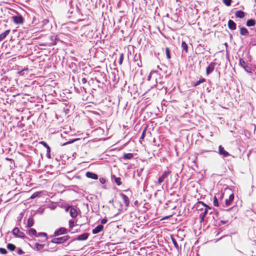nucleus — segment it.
Listing matches in <instances>:
<instances>
[{
	"instance_id": "nucleus-47",
	"label": "nucleus",
	"mask_w": 256,
	"mask_h": 256,
	"mask_svg": "<svg viewBox=\"0 0 256 256\" xmlns=\"http://www.w3.org/2000/svg\"><path fill=\"white\" fill-rule=\"evenodd\" d=\"M5 160H8V161H10L11 162H14V160L12 159V158H5Z\"/></svg>"
},
{
	"instance_id": "nucleus-49",
	"label": "nucleus",
	"mask_w": 256,
	"mask_h": 256,
	"mask_svg": "<svg viewBox=\"0 0 256 256\" xmlns=\"http://www.w3.org/2000/svg\"><path fill=\"white\" fill-rule=\"evenodd\" d=\"M200 206H202V205H200ZM199 208H200V210H202V208L201 206H200Z\"/></svg>"
},
{
	"instance_id": "nucleus-20",
	"label": "nucleus",
	"mask_w": 256,
	"mask_h": 256,
	"mask_svg": "<svg viewBox=\"0 0 256 256\" xmlns=\"http://www.w3.org/2000/svg\"><path fill=\"white\" fill-rule=\"evenodd\" d=\"M200 205H202V206L204 207V209H206L208 211V209H211V208L209 206L205 204L204 202L201 201L198 202L196 204V206L200 207Z\"/></svg>"
},
{
	"instance_id": "nucleus-2",
	"label": "nucleus",
	"mask_w": 256,
	"mask_h": 256,
	"mask_svg": "<svg viewBox=\"0 0 256 256\" xmlns=\"http://www.w3.org/2000/svg\"><path fill=\"white\" fill-rule=\"evenodd\" d=\"M70 238L69 236H64L60 238H54L52 240V242L56 244H60L64 242Z\"/></svg>"
},
{
	"instance_id": "nucleus-36",
	"label": "nucleus",
	"mask_w": 256,
	"mask_h": 256,
	"mask_svg": "<svg viewBox=\"0 0 256 256\" xmlns=\"http://www.w3.org/2000/svg\"><path fill=\"white\" fill-rule=\"evenodd\" d=\"M40 192H34L31 196L30 198L34 199V198H36L40 194Z\"/></svg>"
},
{
	"instance_id": "nucleus-28",
	"label": "nucleus",
	"mask_w": 256,
	"mask_h": 256,
	"mask_svg": "<svg viewBox=\"0 0 256 256\" xmlns=\"http://www.w3.org/2000/svg\"><path fill=\"white\" fill-rule=\"evenodd\" d=\"M206 80L204 78H201L198 81H197L196 82H195L193 84V86L196 87V86L199 85L200 84L205 82Z\"/></svg>"
},
{
	"instance_id": "nucleus-21",
	"label": "nucleus",
	"mask_w": 256,
	"mask_h": 256,
	"mask_svg": "<svg viewBox=\"0 0 256 256\" xmlns=\"http://www.w3.org/2000/svg\"><path fill=\"white\" fill-rule=\"evenodd\" d=\"M70 212L72 218H76L78 216V212L74 208H71Z\"/></svg>"
},
{
	"instance_id": "nucleus-25",
	"label": "nucleus",
	"mask_w": 256,
	"mask_h": 256,
	"mask_svg": "<svg viewBox=\"0 0 256 256\" xmlns=\"http://www.w3.org/2000/svg\"><path fill=\"white\" fill-rule=\"evenodd\" d=\"M134 156V154L132 153H128L124 154L122 158L124 160H130Z\"/></svg>"
},
{
	"instance_id": "nucleus-26",
	"label": "nucleus",
	"mask_w": 256,
	"mask_h": 256,
	"mask_svg": "<svg viewBox=\"0 0 256 256\" xmlns=\"http://www.w3.org/2000/svg\"><path fill=\"white\" fill-rule=\"evenodd\" d=\"M34 224V220L32 218H29L28 220L27 226L28 228L32 226Z\"/></svg>"
},
{
	"instance_id": "nucleus-4",
	"label": "nucleus",
	"mask_w": 256,
	"mask_h": 256,
	"mask_svg": "<svg viewBox=\"0 0 256 256\" xmlns=\"http://www.w3.org/2000/svg\"><path fill=\"white\" fill-rule=\"evenodd\" d=\"M240 64L241 66L242 67L244 70L248 72L251 73L252 72V70L250 66H248L246 62H245L243 58H240Z\"/></svg>"
},
{
	"instance_id": "nucleus-15",
	"label": "nucleus",
	"mask_w": 256,
	"mask_h": 256,
	"mask_svg": "<svg viewBox=\"0 0 256 256\" xmlns=\"http://www.w3.org/2000/svg\"><path fill=\"white\" fill-rule=\"evenodd\" d=\"M89 236V234L88 233H84L80 236H78L77 238L78 240H87Z\"/></svg>"
},
{
	"instance_id": "nucleus-8",
	"label": "nucleus",
	"mask_w": 256,
	"mask_h": 256,
	"mask_svg": "<svg viewBox=\"0 0 256 256\" xmlns=\"http://www.w3.org/2000/svg\"><path fill=\"white\" fill-rule=\"evenodd\" d=\"M120 196L122 198L125 206L128 208L129 206L130 200L124 194L121 193L120 194Z\"/></svg>"
},
{
	"instance_id": "nucleus-32",
	"label": "nucleus",
	"mask_w": 256,
	"mask_h": 256,
	"mask_svg": "<svg viewBox=\"0 0 256 256\" xmlns=\"http://www.w3.org/2000/svg\"><path fill=\"white\" fill-rule=\"evenodd\" d=\"M166 58L168 60L170 59V58H171L170 51V48H166Z\"/></svg>"
},
{
	"instance_id": "nucleus-23",
	"label": "nucleus",
	"mask_w": 256,
	"mask_h": 256,
	"mask_svg": "<svg viewBox=\"0 0 256 256\" xmlns=\"http://www.w3.org/2000/svg\"><path fill=\"white\" fill-rule=\"evenodd\" d=\"M208 212V211L206 209H204V211L200 214V222H203L204 221V218L207 214Z\"/></svg>"
},
{
	"instance_id": "nucleus-35",
	"label": "nucleus",
	"mask_w": 256,
	"mask_h": 256,
	"mask_svg": "<svg viewBox=\"0 0 256 256\" xmlns=\"http://www.w3.org/2000/svg\"><path fill=\"white\" fill-rule=\"evenodd\" d=\"M213 204L215 206H219L218 200L216 196H214V197Z\"/></svg>"
},
{
	"instance_id": "nucleus-39",
	"label": "nucleus",
	"mask_w": 256,
	"mask_h": 256,
	"mask_svg": "<svg viewBox=\"0 0 256 256\" xmlns=\"http://www.w3.org/2000/svg\"><path fill=\"white\" fill-rule=\"evenodd\" d=\"M8 252L7 250L6 249L4 248H0V253L1 254H6Z\"/></svg>"
},
{
	"instance_id": "nucleus-41",
	"label": "nucleus",
	"mask_w": 256,
	"mask_h": 256,
	"mask_svg": "<svg viewBox=\"0 0 256 256\" xmlns=\"http://www.w3.org/2000/svg\"><path fill=\"white\" fill-rule=\"evenodd\" d=\"M78 140V138H76V139H74V140H72L68 141V142H65V143L63 144V146H64V145H66V144H72V142H74L76 141V140Z\"/></svg>"
},
{
	"instance_id": "nucleus-9",
	"label": "nucleus",
	"mask_w": 256,
	"mask_h": 256,
	"mask_svg": "<svg viewBox=\"0 0 256 256\" xmlns=\"http://www.w3.org/2000/svg\"><path fill=\"white\" fill-rule=\"evenodd\" d=\"M215 65H216V64L214 62H211L208 65V66L206 68V74L208 75L210 74L212 72H213V70H214V68Z\"/></svg>"
},
{
	"instance_id": "nucleus-30",
	"label": "nucleus",
	"mask_w": 256,
	"mask_h": 256,
	"mask_svg": "<svg viewBox=\"0 0 256 256\" xmlns=\"http://www.w3.org/2000/svg\"><path fill=\"white\" fill-rule=\"evenodd\" d=\"M35 246H36V249L37 250H41L44 246V244H40L39 243H36L35 244Z\"/></svg>"
},
{
	"instance_id": "nucleus-29",
	"label": "nucleus",
	"mask_w": 256,
	"mask_h": 256,
	"mask_svg": "<svg viewBox=\"0 0 256 256\" xmlns=\"http://www.w3.org/2000/svg\"><path fill=\"white\" fill-rule=\"evenodd\" d=\"M112 178H114L115 182L118 186H120L122 184L121 178H116L114 176H113Z\"/></svg>"
},
{
	"instance_id": "nucleus-3",
	"label": "nucleus",
	"mask_w": 256,
	"mask_h": 256,
	"mask_svg": "<svg viewBox=\"0 0 256 256\" xmlns=\"http://www.w3.org/2000/svg\"><path fill=\"white\" fill-rule=\"evenodd\" d=\"M12 234L16 238H24L26 237L25 234L20 231L18 228L16 227L12 230Z\"/></svg>"
},
{
	"instance_id": "nucleus-17",
	"label": "nucleus",
	"mask_w": 256,
	"mask_h": 256,
	"mask_svg": "<svg viewBox=\"0 0 256 256\" xmlns=\"http://www.w3.org/2000/svg\"><path fill=\"white\" fill-rule=\"evenodd\" d=\"M234 194H231L228 199H226L225 200V204L226 206H229L230 205L232 202L234 200Z\"/></svg>"
},
{
	"instance_id": "nucleus-6",
	"label": "nucleus",
	"mask_w": 256,
	"mask_h": 256,
	"mask_svg": "<svg viewBox=\"0 0 256 256\" xmlns=\"http://www.w3.org/2000/svg\"><path fill=\"white\" fill-rule=\"evenodd\" d=\"M67 233V230L64 227L56 230L54 232V236H58L61 234H66Z\"/></svg>"
},
{
	"instance_id": "nucleus-40",
	"label": "nucleus",
	"mask_w": 256,
	"mask_h": 256,
	"mask_svg": "<svg viewBox=\"0 0 256 256\" xmlns=\"http://www.w3.org/2000/svg\"><path fill=\"white\" fill-rule=\"evenodd\" d=\"M68 223L70 228H72L74 226V220H70Z\"/></svg>"
},
{
	"instance_id": "nucleus-34",
	"label": "nucleus",
	"mask_w": 256,
	"mask_h": 256,
	"mask_svg": "<svg viewBox=\"0 0 256 256\" xmlns=\"http://www.w3.org/2000/svg\"><path fill=\"white\" fill-rule=\"evenodd\" d=\"M232 0H222V2L224 4L228 6H229L231 5Z\"/></svg>"
},
{
	"instance_id": "nucleus-24",
	"label": "nucleus",
	"mask_w": 256,
	"mask_h": 256,
	"mask_svg": "<svg viewBox=\"0 0 256 256\" xmlns=\"http://www.w3.org/2000/svg\"><path fill=\"white\" fill-rule=\"evenodd\" d=\"M182 50H184L186 53L188 52V46L186 43L184 41H182Z\"/></svg>"
},
{
	"instance_id": "nucleus-45",
	"label": "nucleus",
	"mask_w": 256,
	"mask_h": 256,
	"mask_svg": "<svg viewBox=\"0 0 256 256\" xmlns=\"http://www.w3.org/2000/svg\"><path fill=\"white\" fill-rule=\"evenodd\" d=\"M107 221H108V220H107V219H106V218H103V219H102V220H101V223H102V224H106V223L107 222Z\"/></svg>"
},
{
	"instance_id": "nucleus-19",
	"label": "nucleus",
	"mask_w": 256,
	"mask_h": 256,
	"mask_svg": "<svg viewBox=\"0 0 256 256\" xmlns=\"http://www.w3.org/2000/svg\"><path fill=\"white\" fill-rule=\"evenodd\" d=\"M256 24V20H254V19H250V20H248L246 22V26H254Z\"/></svg>"
},
{
	"instance_id": "nucleus-22",
	"label": "nucleus",
	"mask_w": 256,
	"mask_h": 256,
	"mask_svg": "<svg viewBox=\"0 0 256 256\" xmlns=\"http://www.w3.org/2000/svg\"><path fill=\"white\" fill-rule=\"evenodd\" d=\"M240 34L242 36H248V30L244 27H242L240 28Z\"/></svg>"
},
{
	"instance_id": "nucleus-46",
	"label": "nucleus",
	"mask_w": 256,
	"mask_h": 256,
	"mask_svg": "<svg viewBox=\"0 0 256 256\" xmlns=\"http://www.w3.org/2000/svg\"><path fill=\"white\" fill-rule=\"evenodd\" d=\"M172 216V215H170V216H164L163 218H162L161 219V220H164L168 219V218H170Z\"/></svg>"
},
{
	"instance_id": "nucleus-7",
	"label": "nucleus",
	"mask_w": 256,
	"mask_h": 256,
	"mask_svg": "<svg viewBox=\"0 0 256 256\" xmlns=\"http://www.w3.org/2000/svg\"><path fill=\"white\" fill-rule=\"evenodd\" d=\"M39 144L42 145L44 146L46 149V156L48 158H50V146L46 144V142L44 141H41L39 142Z\"/></svg>"
},
{
	"instance_id": "nucleus-5",
	"label": "nucleus",
	"mask_w": 256,
	"mask_h": 256,
	"mask_svg": "<svg viewBox=\"0 0 256 256\" xmlns=\"http://www.w3.org/2000/svg\"><path fill=\"white\" fill-rule=\"evenodd\" d=\"M12 20L16 24H22L24 22V19L21 15L13 16Z\"/></svg>"
},
{
	"instance_id": "nucleus-11",
	"label": "nucleus",
	"mask_w": 256,
	"mask_h": 256,
	"mask_svg": "<svg viewBox=\"0 0 256 256\" xmlns=\"http://www.w3.org/2000/svg\"><path fill=\"white\" fill-rule=\"evenodd\" d=\"M228 26L229 29L230 30H234L236 28V24L231 20H228Z\"/></svg>"
},
{
	"instance_id": "nucleus-37",
	"label": "nucleus",
	"mask_w": 256,
	"mask_h": 256,
	"mask_svg": "<svg viewBox=\"0 0 256 256\" xmlns=\"http://www.w3.org/2000/svg\"><path fill=\"white\" fill-rule=\"evenodd\" d=\"M123 59H124V54L123 53L120 54V58L119 59L118 63L120 65L122 64L123 62Z\"/></svg>"
},
{
	"instance_id": "nucleus-27",
	"label": "nucleus",
	"mask_w": 256,
	"mask_h": 256,
	"mask_svg": "<svg viewBox=\"0 0 256 256\" xmlns=\"http://www.w3.org/2000/svg\"><path fill=\"white\" fill-rule=\"evenodd\" d=\"M28 234L30 235V236H37V232H36V231L35 229L34 228H30Z\"/></svg>"
},
{
	"instance_id": "nucleus-38",
	"label": "nucleus",
	"mask_w": 256,
	"mask_h": 256,
	"mask_svg": "<svg viewBox=\"0 0 256 256\" xmlns=\"http://www.w3.org/2000/svg\"><path fill=\"white\" fill-rule=\"evenodd\" d=\"M38 236H44L46 238V240H47L48 236L47 234L45 232H40L38 233Z\"/></svg>"
},
{
	"instance_id": "nucleus-1",
	"label": "nucleus",
	"mask_w": 256,
	"mask_h": 256,
	"mask_svg": "<svg viewBox=\"0 0 256 256\" xmlns=\"http://www.w3.org/2000/svg\"><path fill=\"white\" fill-rule=\"evenodd\" d=\"M170 174L171 171L168 168L165 170L162 176L158 178V184H160L162 182H164Z\"/></svg>"
},
{
	"instance_id": "nucleus-10",
	"label": "nucleus",
	"mask_w": 256,
	"mask_h": 256,
	"mask_svg": "<svg viewBox=\"0 0 256 256\" xmlns=\"http://www.w3.org/2000/svg\"><path fill=\"white\" fill-rule=\"evenodd\" d=\"M86 176L87 178L93 180H97L98 178V176L97 174L90 172H87L86 174Z\"/></svg>"
},
{
	"instance_id": "nucleus-33",
	"label": "nucleus",
	"mask_w": 256,
	"mask_h": 256,
	"mask_svg": "<svg viewBox=\"0 0 256 256\" xmlns=\"http://www.w3.org/2000/svg\"><path fill=\"white\" fill-rule=\"evenodd\" d=\"M171 239H172V243L174 244L175 248L176 249H178V244L177 243L176 239L172 236H171Z\"/></svg>"
},
{
	"instance_id": "nucleus-44",
	"label": "nucleus",
	"mask_w": 256,
	"mask_h": 256,
	"mask_svg": "<svg viewBox=\"0 0 256 256\" xmlns=\"http://www.w3.org/2000/svg\"><path fill=\"white\" fill-rule=\"evenodd\" d=\"M24 253V251L21 248H18V254H22Z\"/></svg>"
},
{
	"instance_id": "nucleus-18",
	"label": "nucleus",
	"mask_w": 256,
	"mask_h": 256,
	"mask_svg": "<svg viewBox=\"0 0 256 256\" xmlns=\"http://www.w3.org/2000/svg\"><path fill=\"white\" fill-rule=\"evenodd\" d=\"M10 30H6L4 32L0 34V42L4 40L10 34Z\"/></svg>"
},
{
	"instance_id": "nucleus-13",
	"label": "nucleus",
	"mask_w": 256,
	"mask_h": 256,
	"mask_svg": "<svg viewBox=\"0 0 256 256\" xmlns=\"http://www.w3.org/2000/svg\"><path fill=\"white\" fill-rule=\"evenodd\" d=\"M104 229V226L102 224H98L92 230L93 234H96L102 231Z\"/></svg>"
},
{
	"instance_id": "nucleus-43",
	"label": "nucleus",
	"mask_w": 256,
	"mask_h": 256,
	"mask_svg": "<svg viewBox=\"0 0 256 256\" xmlns=\"http://www.w3.org/2000/svg\"><path fill=\"white\" fill-rule=\"evenodd\" d=\"M81 81H82V84H85L87 82V80L86 78H82Z\"/></svg>"
},
{
	"instance_id": "nucleus-14",
	"label": "nucleus",
	"mask_w": 256,
	"mask_h": 256,
	"mask_svg": "<svg viewBox=\"0 0 256 256\" xmlns=\"http://www.w3.org/2000/svg\"><path fill=\"white\" fill-rule=\"evenodd\" d=\"M245 12L241 10H237L235 12V16L236 18H242L245 16Z\"/></svg>"
},
{
	"instance_id": "nucleus-12",
	"label": "nucleus",
	"mask_w": 256,
	"mask_h": 256,
	"mask_svg": "<svg viewBox=\"0 0 256 256\" xmlns=\"http://www.w3.org/2000/svg\"><path fill=\"white\" fill-rule=\"evenodd\" d=\"M218 152L224 156H228L230 155L229 153L224 150V148L220 145L218 146Z\"/></svg>"
},
{
	"instance_id": "nucleus-16",
	"label": "nucleus",
	"mask_w": 256,
	"mask_h": 256,
	"mask_svg": "<svg viewBox=\"0 0 256 256\" xmlns=\"http://www.w3.org/2000/svg\"><path fill=\"white\" fill-rule=\"evenodd\" d=\"M148 126H146L144 127V128L142 131V133L141 136V137L140 138V140H144L146 134H150V135L151 134L150 132L149 131H148Z\"/></svg>"
},
{
	"instance_id": "nucleus-42",
	"label": "nucleus",
	"mask_w": 256,
	"mask_h": 256,
	"mask_svg": "<svg viewBox=\"0 0 256 256\" xmlns=\"http://www.w3.org/2000/svg\"><path fill=\"white\" fill-rule=\"evenodd\" d=\"M99 180H100V182L102 184H104L106 182V180L105 178H100L99 179Z\"/></svg>"
},
{
	"instance_id": "nucleus-48",
	"label": "nucleus",
	"mask_w": 256,
	"mask_h": 256,
	"mask_svg": "<svg viewBox=\"0 0 256 256\" xmlns=\"http://www.w3.org/2000/svg\"><path fill=\"white\" fill-rule=\"evenodd\" d=\"M226 220H220V223L222 224H226Z\"/></svg>"
},
{
	"instance_id": "nucleus-31",
	"label": "nucleus",
	"mask_w": 256,
	"mask_h": 256,
	"mask_svg": "<svg viewBox=\"0 0 256 256\" xmlns=\"http://www.w3.org/2000/svg\"><path fill=\"white\" fill-rule=\"evenodd\" d=\"M7 248L11 250V251H13L16 248V246L14 244H8V245H7Z\"/></svg>"
}]
</instances>
